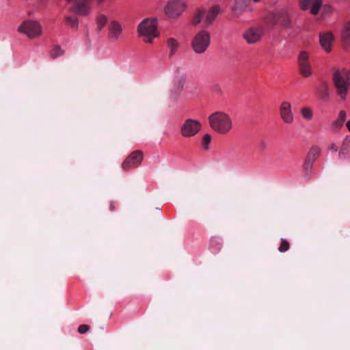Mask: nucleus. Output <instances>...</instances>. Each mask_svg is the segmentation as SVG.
<instances>
[{
	"instance_id": "obj_3",
	"label": "nucleus",
	"mask_w": 350,
	"mask_h": 350,
	"mask_svg": "<svg viewBox=\"0 0 350 350\" xmlns=\"http://www.w3.org/2000/svg\"><path fill=\"white\" fill-rule=\"evenodd\" d=\"M333 82L338 95L345 99L350 90V70L342 68L333 73Z\"/></svg>"
},
{
	"instance_id": "obj_34",
	"label": "nucleus",
	"mask_w": 350,
	"mask_h": 350,
	"mask_svg": "<svg viewBox=\"0 0 350 350\" xmlns=\"http://www.w3.org/2000/svg\"><path fill=\"white\" fill-rule=\"evenodd\" d=\"M217 245H220L219 239L216 237H212L210 240V247L213 248V247H216Z\"/></svg>"
},
{
	"instance_id": "obj_39",
	"label": "nucleus",
	"mask_w": 350,
	"mask_h": 350,
	"mask_svg": "<svg viewBox=\"0 0 350 350\" xmlns=\"http://www.w3.org/2000/svg\"><path fill=\"white\" fill-rule=\"evenodd\" d=\"M346 126L349 131H350V120L347 121Z\"/></svg>"
},
{
	"instance_id": "obj_32",
	"label": "nucleus",
	"mask_w": 350,
	"mask_h": 350,
	"mask_svg": "<svg viewBox=\"0 0 350 350\" xmlns=\"http://www.w3.org/2000/svg\"><path fill=\"white\" fill-rule=\"evenodd\" d=\"M290 248V244L289 242L284 238L281 239V243L280 245L278 247V250L280 252H285L288 251Z\"/></svg>"
},
{
	"instance_id": "obj_14",
	"label": "nucleus",
	"mask_w": 350,
	"mask_h": 350,
	"mask_svg": "<svg viewBox=\"0 0 350 350\" xmlns=\"http://www.w3.org/2000/svg\"><path fill=\"white\" fill-rule=\"evenodd\" d=\"M299 6L303 10H310V12L316 15L322 6L321 0H300Z\"/></svg>"
},
{
	"instance_id": "obj_38",
	"label": "nucleus",
	"mask_w": 350,
	"mask_h": 350,
	"mask_svg": "<svg viewBox=\"0 0 350 350\" xmlns=\"http://www.w3.org/2000/svg\"><path fill=\"white\" fill-rule=\"evenodd\" d=\"M107 0H94L96 4L99 6L104 3Z\"/></svg>"
},
{
	"instance_id": "obj_23",
	"label": "nucleus",
	"mask_w": 350,
	"mask_h": 350,
	"mask_svg": "<svg viewBox=\"0 0 350 350\" xmlns=\"http://www.w3.org/2000/svg\"><path fill=\"white\" fill-rule=\"evenodd\" d=\"M346 119V113L344 111H340L338 114V118L334 120L332 124V129L333 130H338L340 129Z\"/></svg>"
},
{
	"instance_id": "obj_2",
	"label": "nucleus",
	"mask_w": 350,
	"mask_h": 350,
	"mask_svg": "<svg viewBox=\"0 0 350 350\" xmlns=\"http://www.w3.org/2000/svg\"><path fill=\"white\" fill-rule=\"evenodd\" d=\"M137 33L146 43H152L159 36L158 20L157 18H146L137 26Z\"/></svg>"
},
{
	"instance_id": "obj_19",
	"label": "nucleus",
	"mask_w": 350,
	"mask_h": 350,
	"mask_svg": "<svg viewBox=\"0 0 350 350\" xmlns=\"http://www.w3.org/2000/svg\"><path fill=\"white\" fill-rule=\"evenodd\" d=\"M339 158L342 159H350V136H347L342 142L341 149L339 152Z\"/></svg>"
},
{
	"instance_id": "obj_21",
	"label": "nucleus",
	"mask_w": 350,
	"mask_h": 350,
	"mask_svg": "<svg viewBox=\"0 0 350 350\" xmlns=\"http://www.w3.org/2000/svg\"><path fill=\"white\" fill-rule=\"evenodd\" d=\"M185 81L186 78L185 77L181 76L176 78L172 92L176 94H180V92L183 90Z\"/></svg>"
},
{
	"instance_id": "obj_33",
	"label": "nucleus",
	"mask_w": 350,
	"mask_h": 350,
	"mask_svg": "<svg viewBox=\"0 0 350 350\" xmlns=\"http://www.w3.org/2000/svg\"><path fill=\"white\" fill-rule=\"evenodd\" d=\"M89 326L88 325H81L78 327V332L81 334H85L89 330Z\"/></svg>"
},
{
	"instance_id": "obj_24",
	"label": "nucleus",
	"mask_w": 350,
	"mask_h": 350,
	"mask_svg": "<svg viewBox=\"0 0 350 350\" xmlns=\"http://www.w3.org/2000/svg\"><path fill=\"white\" fill-rule=\"evenodd\" d=\"M317 94L322 99L325 100L329 95V88L327 84L323 83L317 89Z\"/></svg>"
},
{
	"instance_id": "obj_11",
	"label": "nucleus",
	"mask_w": 350,
	"mask_h": 350,
	"mask_svg": "<svg viewBox=\"0 0 350 350\" xmlns=\"http://www.w3.org/2000/svg\"><path fill=\"white\" fill-rule=\"evenodd\" d=\"M263 35V29L260 27H252L245 30L243 38L247 43L254 44L258 42Z\"/></svg>"
},
{
	"instance_id": "obj_5",
	"label": "nucleus",
	"mask_w": 350,
	"mask_h": 350,
	"mask_svg": "<svg viewBox=\"0 0 350 350\" xmlns=\"http://www.w3.org/2000/svg\"><path fill=\"white\" fill-rule=\"evenodd\" d=\"M18 31L30 39L37 38L42 33V27L36 21L27 20L23 22L18 27Z\"/></svg>"
},
{
	"instance_id": "obj_27",
	"label": "nucleus",
	"mask_w": 350,
	"mask_h": 350,
	"mask_svg": "<svg viewBox=\"0 0 350 350\" xmlns=\"http://www.w3.org/2000/svg\"><path fill=\"white\" fill-rule=\"evenodd\" d=\"M205 10L204 9L198 10L194 14L193 18V23L196 25L202 21L204 17Z\"/></svg>"
},
{
	"instance_id": "obj_12",
	"label": "nucleus",
	"mask_w": 350,
	"mask_h": 350,
	"mask_svg": "<svg viewBox=\"0 0 350 350\" xmlns=\"http://www.w3.org/2000/svg\"><path fill=\"white\" fill-rule=\"evenodd\" d=\"M319 43L323 50L329 53L332 50V43L334 40V35L332 31H325L319 33Z\"/></svg>"
},
{
	"instance_id": "obj_4",
	"label": "nucleus",
	"mask_w": 350,
	"mask_h": 350,
	"mask_svg": "<svg viewBox=\"0 0 350 350\" xmlns=\"http://www.w3.org/2000/svg\"><path fill=\"white\" fill-rule=\"evenodd\" d=\"M211 44V34L206 30L197 32L191 42L192 50L196 54H202L208 49Z\"/></svg>"
},
{
	"instance_id": "obj_16",
	"label": "nucleus",
	"mask_w": 350,
	"mask_h": 350,
	"mask_svg": "<svg viewBox=\"0 0 350 350\" xmlns=\"http://www.w3.org/2000/svg\"><path fill=\"white\" fill-rule=\"evenodd\" d=\"M320 152L321 149L318 146H312L310 149L304 163V170L309 171L312 169L313 163L317 160V157L320 154Z\"/></svg>"
},
{
	"instance_id": "obj_20",
	"label": "nucleus",
	"mask_w": 350,
	"mask_h": 350,
	"mask_svg": "<svg viewBox=\"0 0 350 350\" xmlns=\"http://www.w3.org/2000/svg\"><path fill=\"white\" fill-rule=\"evenodd\" d=\"M275 23L285 27H290L291 21L288 14L284 11L277 12L275 14Z\"/></svg>"
},
{
	"instance_id": "obj_1",
	"label": "nucleus",
	"mask_w": 350,
	"mask_h": 350,
	"mask_svg": "<svg viewBox=\"0 0 350 350\" xmlns=\"http://www.w3.org/2000/svg\"><path fill=\"white\" fill-rule=\"evenodd\" d=\"M211 128L215 132L225 135L232 128V121L230 116L222 111H217L208 117Z\"/></svg>"
},
{
	"instance_id": "obj_9",
	"label": "nucleus",
	"mask_w": 350,
	"mask_h": 350,
	"mask_svg": "<svg viewBox=\"0 0 350 350\" xmlns=\"http://www.w3.org/2000/svg\"><path fill=\"white\" fill-rule=\"evenodd\" d=\"M70 11L80 16H88L92 11V4L90 0H78L74 3Z\"/></svg>"
},
{
	"instance_id": "obj_10",
	"label": "nucleus",
	"mask_w": 350,
	"mask_h": 350,
	"mask_svg": "<svg viewBox=\"0 0 350 350\" xmlns=\"http://www.w3.org/2000/svg\"><path fill=\"white\" fill-rule=\"evenodd\" d=\"M143 158L144 154L142 151H133L123 161L122 167L124 170L136 168L142 163Z\"/></svg>"
},
{
	"instance_id": "obj_36",
	"label": "nucleus",
	"mask_w": 350,
	"mask_h": 350,
	"mask_svg": "<svg viewBox=\"0 0 350 350\" xmlns=\"http://www.w3.org/2000/svg\"><path fill=\"white\" fill-rule=\"evenodd\" d=\"M323 12H325L328 14L331 13L332 12V9L329 5H325L323 7Z\"/></svg>"
},
{
	"instance_id": "obj_13",
	"label": "nucleus",
	"mask_w": 350,
	"mask_h": 350,
	"mask_svg": "<svg viewBox=\"0 0 350 350\" xmlns=\"http://www.w3.org/2000/svg\"><path fill=\"white\" fill-rule=\"evenodd\" d=\"M122 27L120 23L116 21L110 22L109 26L108 39L110 42H115L121 38Z\"/></svg>"
},
{
	"instance_id": "obj_29",
	"label": "nucleus",
	"mask_w": 350,
	"mask_h": 350,
	"mask_svg": "<svg viewBox=\"0 0 350 350\" xmlns=\"http://www.w3.org/2000/svg\"><path fill=\"white\" fill-rule=\"evenodd\" d=\"M64 51L59 46H55L50 51V56L51 58L55 59L63 55Z\"/></svg>"
},
{
	"instance_id": "obj_8",
	"label": "nucleus",
	"mask_w": 350,
	"mask_h": 350,
	"mask_svg": "<svg viewBox=\"0 0 350 350\" xmlns=\"http://www.w3.org/2000/svg\"><path fill=\"white\" fill-rule=\"evenodd\" d=\"M185 7V3L182 1L172 0L165 5V13L169 18H176L184 12Z\"/></svg>"
},
{
	"instance_id": "obj_6",
	"label": "nucleus",
	"mask_w": 350,
	"mask_h": 350,
	"mask_svg": "<svg viewBox=\"0 0 350 350\" xmlns=\"http://www.w3.org/2000/svg\"><path fill=\"white\" fill-rule=\"evenodd\" d=\"M299 72L304 77L308 78L312 75L313 70L310 63V55L307 51H300L297 57Z\"/></svg>"
},
{
	"instance_id": "obj_37",
	"label": "nucleus",
	"mask_w": 350,
	"mask_h": 350,
	"mask_svg": "<svg viewBox=\"0 0 350 350\" xmlns=\"http://www.w3.org/2000/svg\"><path fill=\"white\" fill-rule=\"evenodd\" d=\"M329 150H332V151H335L336 152L337 151V146L335 144H332L330 146H329Z\"/></svg>"
},
{
	"instance_id": "obj_18",
	"label": "nucleus",
	"mask_w": 350,
	"mask_h": 350,
	"mask_svg": "<svg viewBox=\"0 0 350 350\" xmlns=\"http://www.w3.org/2000/svg\"><path fill=\"white\" fill-rule=\"evenodd\" d=\"M340 36L343 45L346 48L350 47V21L343 25Z\"/></svg>"
},
{
	"instance_id": "obj_15",
	"label": "nucleus",
	"mask_w": 350,
	"mask_h": 350,
	"mask_svg": "<svg viewBox=\"0 0 350 350\" xmlns=\"http://www.w3.org/2000/svg\"><path fill=\"white\" fill-rule=\"evenodd\" d=\"M280 115L282 120L291 124L294 121V116L291 109V105L288 101H283L280 107Z\"/></svg>"
},
{
	"instance_id": "obj_17",
	"label": "nucleus",
	"mask_w": 350,
	"mask_h": 350,
	"mask_svg": "<svg viewBox=\"0 0 350 350\" xmlns=\"http://www.w3.org/2000/svg\"><path fill=\"white\" fill-rule=\"evenodd\" d=\"M223 11V9L219 5H215L209 10L203 21L205 25H210L216 18L217 16L222 13Z\"/></svg>"
},
{
	"instance_id": "obj_26",
	"label": "nucleus",
	"mask_w": 350,
	"mask_h": 350,
	"mask_svg": "<svg viewBox=\"0 0 350 350\" xmlns=\"http://www.w3.org/2000/svg\"><path fill=\"white\" fill-rule=\"evenodd\" d=\"M65 21L68 26L77 31L79 28V19L76 16H66Z\"/></svg>"
},
{
	"instance_id": "obj_22",
	"label": "nucleus",
	"mask_w": 350,
	"mask_h": 350,
	"mask_svg": "<svg viewBox=\"0 0 350 350\" xmlns=\"http://www.w3.org/2000/svg\"><path fill=\"white\" fill-rule=\"evenodd\" d=\"M96 31L98 32H100L103 30V29L105 27L106 24L107 23L108 19L106 15L103 14H98L96 16Z\"/></svg>"
},
{
	"instance_id": "obj_31",
	"label": "nucleus",
	"mask_w": 350,
	"mask_h": 350,
	"mask_svg": "<svg viewBox=\"0 0 350 350\" xmlns=\"http://www.w3.org/2000/svg\"><path fill=\"white\" fill-rule=\"evenodd\" d=\"M212 137L210 134H205L204 135L202 139V144L203 146V148L205 150H208L209 149V144L211 142Z\"/></svg>"
},
{
	"instance_id": "obj_30",
	"label": "nucleus",
	"mask_w": 350,
	"mask_h": 350,
	"mask_svg": "<svg viewBox=\"0 0 350 350\" xmlns=\"http://www.w3.org/2000/svg\"><path fill=\"white\" fill-rule=\"evenodd\" d=\"M243 4L241 2L235 3L232 7V12L236 16H239L243 12Z\"/></svg>"
},
{
	"instance_id": "obj_28",
	"label": "nucleus",
	"mask_w": 350,
	"mask_h": 350,
	"mask_svg": "<svg viewBox=\"0 0 350 350\" xmlns=\"http://www.w3.org/2000/svg\"><path fill=\"white\" fill-rule=\"evenodd\" d=\"M301 114L302 117L307 120H310L313 117V111L310 107H305L301 109Z\"/></svg>"
},
{
	"instance_id": "obj_7",
	"label": "nucleus",
	"mask_w": 350,
	"mask_h": 350,
	"mask_svg": "<svg viewBox=\"0 0 350 350\" xmlns=\"http://www.w3.org/2000/svg\"><path fill=\"white\" fill-rule=\"evenodd\" d=\"M202 124L200 121L193 119L186 120L180 128V133L183 137H191L195 136L201 129Z\"/></svg>"
},
{
	"instance_id": "obj_35",
	"label": "nucleus",
	"mask_w": 350,
	"mask_h": 350,
	"mask_svg": "<svg viewBox=\"0 0 350 350\" xmlns=\"http://www.w3.org/2000/svg\"><path fill=\"white\" fill-rule=\"evenodd\" d=\"M108 209L109 211L112 212L116 209V204L115 202L113 201H109L107 203Z\"/></svg>"
},
{
	"instance_id": "obj_25",
	"label": "nucleus",
	"mask_w": 350,
	"mask_h": 350,
	"mask_svg": "<svg viewBox=\"0 0 350 350\" xmlns=\"http://www.w3.org/2000/svg\"><path fill=\"white\" fill-rule=\"evenodd\" d=\"M167 45L170 49V55H173L176 53L179 46V43L175 38H170L167 40Z\"/></svg>"
}]
</instances>
